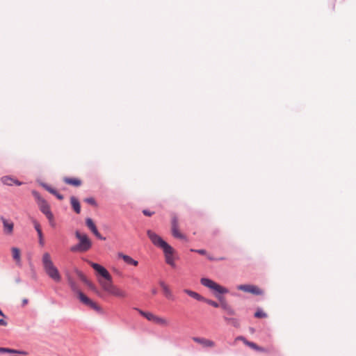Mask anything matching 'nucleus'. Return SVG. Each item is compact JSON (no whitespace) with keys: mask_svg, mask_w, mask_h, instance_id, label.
<instances>
[{"mask_svg":"<svg viewBox=\"0 0 356 356\" xmlns=\"http://www.w3.org/2000/svg\"><path fill=\"white\" fill-rule=\"evenodd\" d=\"M207 257H208V259H209V260H211V261H213V260H215V261H220V260H224V259H225V258H224V257H220V258H219V259H216V258H214V257H211L210 255H208Z\"/></svg>","mask_w":356,"mask_h":356,"instance_id":"obj_34","label":"nucleus"},{"mask_svg":"<svg viewBox=\"0 0 356 356\" xmlns=\"http://www.w3.org/2000/svg\"><path fill=\"white\" fill-rule=\"evenodd\" d=\"M231 321L232 323V324L234 325V326H238V323L237 322V321L236 319H231Z\"/></svg>","mask_w":356,"mask_h":356,"instance_id":"obj_39","label":"nucleus"},{"mask_svg":"<svg viewBox=\"0 0 356 356\" xmlns=\"http://www.w3.org/2000/svg\"><path fill=\"white\" fill-rule=\"evenodd\" d=\"M154 323L162 327H168L170 325V321L165 317L156 316Z\"/></svg>","mask_w":356,"mask_h":356,"instance_id":"obj_19","label":"nucleus"},{"mask_svg":"<svg viewBox=\"0 0 356 356\" xmlns=\"http://www.w3.org/2000/svg\"><path fill=\"white\" fill-rule=\"evenodd\" d=\"M200 283L204 286L209 288L219 293L223 294L228 293V290L226 288L220 286L210 279L203 277L200 280Z\"/></svg>","mask_w":356,"mask_h":356,"instance_id":"obj_6","label":"nucleus"},{"mask_svg":"<svg viewBox=\"0 0 356 356\" xmlns=\"http://www.w3.org/2000/svg\"><path fill=\"white\" fill-rule=\"evenodd\" d=\"M202 301L207 302L209 305H211V306H213L214 307H218L220 306L219 304L217 303L216 302H215L213 300H211L206 299L204 298V300Z\"/></svg>","mask_w":356,"mask_h":356,"instance_id":"obj_25","label":"nucleus"},{"mask_svg":"<svg viewBox=\"0 0 356 356\" xmlns=\"http://www.w3.org/2000/svg\"><path fill=\"white\" fill-rule=\"evenodd\" d=\"M22 302H23V305H26L28 303V300L27 299H24L22 300Z\"/></svg>","mask_w":356,"mask_h":356,"instance_id":"obj_40","label":"nucleus"},{"mask_svg":"<svg viewBox=\"0 0 356 356\" xmlns=\"http://www.w3.org/2000/svg\"><path fill=\"white\" fill-rule=\"evenodd\" d=\"M147 234L149 238L152 243L156 247L162 249L165 256V262L172 266V268L176 267L175 257L174 248L170 246L168 243L162 239V238L152 230H147Z\"/></svg>","mask_w":356,"mask_h":356,"instance_id":"obj_2","label":"nucleus"},{"mask_svg":"<svg viewBox=\"0 0 356 356\" xmlns=\"http://www.w3.org/2000/svg\"><path fill=\"white\" fill-rule=\"evenodd\" d=\"M39 240L42 241L43 235L42 231L38 232Z\"/></svg>","mask_w":356,"mask_h":356,"instance_id":"obj_38","label":"nucleus"},{"mask_svg":"<svg viewBox=\"0 0 356 356\" xmlns=\"http://www.w3.org/2000/svg\"><path fill=\"white\" fill-rule=\"evenodd\" d=\"M143 213L145 216H151L154 213V212H151L148 210H143Z\"/></svg>","mask_w":356,"mask_h":356,"instance_id":"obj_33","label":"nucleus"},{"mask_svg":"<svg viewBox=\"0 0 356 356\" xmlns=\"http://www.w3.org/2000/svg\"><path fill=\"white\" fill-rule=\"evenodd\" d=\"M85 202L91 204V205H96V202L93 197H88L85 199Z\"/></svg>","mask_w":356,"mask_h":356,"instance_id":"obj_29","label":"nucleus"},{"mask_svg":"<svg viewBox=\"0 0 356 356\" xmlns=\"http://www.w3.org/2000/svg\"><path fill=\"white\" fill-rule=\"evenodd\" d=\"M78 275L81 280L85 284H86L88 282V279L86 277L85 275H83L82 273L79 272L78 273Z\"/></svg>","mask_w":356,"mask_h":356,"instance_id":"obj_26","label":"nucleus"},{"mask_svg":"<svg viewBox=\"0 0 356 356\" xmlns=\"http://www.w3.org/2000/svg\"><path fill=\"white\" fill-rule=\"evenodd\" d=\"M12 256L13 259L16 261L17 265L21 264V252L17 248L13 247L11 248Z\"/></svg>","mask_w":356,"mask_h":356,"instance_id":"obj_16","label":"nucleus"},{"mask_svg":"<svg viewBox=\"0 0 356 356\" xmlns=\"http://www.w3.org/2000/svg\"><path fill=\"white\" fill-rule=\"evenodd\" d=\"M1 181L4 184L8 185V186H12L13 184L20 186L22 184V183L20 181H19L18 180L14 179L13 178L8 177V176H5V177H2Z\"/></svg>","mask_w":356,"mask_h":356,"instance_id":"obj_18","label":"nucleus"},{"mask_svg":"<svg viewBox=\"0 0 356 356\" xmlns=\"http://www.w3.org/2000/svg\"><path fill=\"white\" fill-rule=\"evenodd\" d=\"M193 341L200 344L204 348H213L216 343L212 340L202 337H193Z\"/></svg>","mask_w":356,"mask_h":356,"instance_id":"obj_10","label":"nucleus"},{"mask_svg":"<svg viewBox=\"0 0 356 356\" xmlns=\"http://www.w3.org/2000/svg\"><path fill=\"white\" fill-rule=\"evenodd\" d=\"M54 195L60 200H62L64 198L63 195L58 192H56V194H54Z\"/></svg>","mask_w":356,"mask_h":356,"instance_id":"obj_36","label":"nucleus"},{"mask_svg":"<svg viewBox=\"0 0 356 356\" xmlns=\"http://www.w3.org/2000/svg\"><path fill=\"white\" fill-rule=\"evenodd\" d=\"M0 316H1L3 317H5V315H4V314L3 313V312L1 311V309H0Z\"/></svg>","mask_w":356,"mask_h":356,"instance_id":"obj_42","label":"nucleus"},{"mask_svg":"<svg viewBox=\"0 0 356 356\" xmlns=\"http://www.w3.org/2000/svg\"><path fill=\"white\" fill-rule=\"evenodd\" d=\"M45 188V189L49 191L50 193L54 195L56 194V193L57 192L55 189H54L53 188L49 186H44Z\"/></svg>","mask_w":356,"mask_h":356,"instance_id":"obj_30","label":"nucleus"},{"mask_svg":"<svg viewBox=\"0 0 356 356\" xmlns=\"http://www.w3.org/2000/svg\"><path fill=\"white\" fill-rule=\"evenodd\" d=\"M237 289L238 290H241V291H243L245 292H248V293H250L252 294H255V295L262 294V291L259 287H257V286H254V285L241 284V285H238L237 286Z\"/></svg>","mask_w":356,"mask_h":356,"instance_id":"obj_8","label":"nucleus"},{"mask_svg":"<svg viewBox=\"0 0 356 356\" xmlns=\"http://www.w3.org/2000/svg\"><path fill=\"white\" fill-rule=\"evenodd\" d=\"M33 222L34 227H35V229L37 231V232H40V231H42L40 225L38 223V222H37L36 220H33Z\"/></svg>","mask_w":356,"mask_h":356,"instance_id":"obj_31","label":"nucleus"},{"mask_svg":"<svg viewBox=\"0 0 356 356\" xmlns=\"http://www.w3.org/2000/svg\"><path fill=\"white\" fill-rule=\"evenodd\" d=\"M118 257L122 259L126 264L129 265H132L134 266H137L138 265V261L134 259L129 255L124 254L122 252H119L118 254Z\"/></svg>","mask_w":356,"mask_h":356,"instance_id":"obj_13","label":"nucleus"},{"mask_svg":"<svg viewBox=\"0 0 356 356\" xmlns=\"http://www.w3.org/2000/svg\"><path fill=\"white\" fill-rule=\"evenodd\" d=\"M42 266L45 273L54 281L59 282L61 280L58 268L54 264L49 252H44L42 258Z\"/></svg>","mask_w":356,"mask_h":356,"instance_id":"obj_3","label":"nucleus"},{"mask_svg":"<svg viewBox=\"0 0 356 356\" xmlns=\"http://www.w3.org/2000/svg\"><path fill=\"white\" fill-rule=\"evenodd\" d=\"M220 306L222 309L227 310L230 314H232V312H231V309L228 307V305L225 302L224 300H222Z\"/></svg>","mask_w":356,"mask_h":356,"instance_id":"obj_28","label":"nucleus"},{"mask_svg":"<svg viewBox=\"0 0 356 356\" xmlns=\"http://www.w3.org/2000/svg\"><path fill=\"white\" fill-rule=\"evenodd\" d=\"M86 224L87 227L91 230V232L94 234V235L101 240H105V238L103 237L99 231L97 230L96 225H95L92 220L90 218H86Z\"/></svg>","mask_w":356,"mask_h":356,"instance_id":"obj_11","label":"nucleus"},{"mask_svg":"<svg viewBox=\"0 0 356 356\" xmlns=\"http://www.w3.org/2000/svg\"><path fill=\"white\" fill-rule=\"evenodd\" d=\"M32 194L37 202V204L39 207L40 211L46 216L47 218L49 220L50 225L51 227H54L56 226V222L54 220V215H53L52 212L51 211L49 204L47 203V202L44 198H42L40 196V195L39 194L38 192L33 191L32 192Z\"/></svg>","mask_w":356,"mask_h":356,"instance_id":"obj_5","label":"nucleus"},{"mask_svg":"<svg viewBox=\"0 0 356 356\" xmlns=\"http://www.w3.org/2000/svg\"><path fill=\"white\" fill-rule=\"evenodd\" d=\"M88 263L100 276H102V278L98 279V282L104 291L108 295L119 298H125L127 297V293L125 291L113 284L111 275L104 267L90 261H88Z\"/></svg>","mask_w":356,"mask_h":356,"instance_id":"obj_1","label":"nucleus"},{"mask_svg":"<svg viewBox=\"0 0 356 356\" xmlns=\"http://www.w3.org/2000/svg\"><path fill=\"white\" fill-rule=\"evenodd\" d=\"M0 219L3 222L4 233L8 235H11L13 232V228H14L13 222L6 220L3 217H1Z\"/></svg>","mask_w":356,"mask_h":356,"instance_id":"obj_12","label":"nucleus"},{"mask_svg":"<svg viewBox=\"0 0 356 356\" xmlns=\"http://www.w3.org/2000/svg\"><path fill=\"white\" fill-rule=\"evenodd\" d=\"M0 353H18V354H24V352H20L17 350L10 349L6 348H0Z\"/></svg>","mask_w":356,"mask_h":356,"instance_id":"obj_23","label":"nucleus"},{"mask_svg":"<svg viewBox=\"0 0 356 356\" xmlns=\"http://www.w3.org/2000/svg\"><path fill=\"white\" fill-rule=\"evenodd\" d=\"M245 345L257 351L266 352V350L264 348L257 346L254 342L248 341L247 342H245Z\"/></svg>","mask_w":356,"mask_h":356,"instance_id":"obj_22","label":"nucleus"},{"mask_svg":"<svg viewBox=\"0 0 356 356\" xmlns=\"http://www.w3.org/2000/svg\"><path fill=\"white\" fill-rule=\"evenodd\" d=\"M191 251H193V252H197L200 254H202V255H206L207 254V251L205 250H191Z\"/></svg>","mask_w":356,"mask_h":356,"instance_id":"obj_32","label":"nucleus"},{"mask_svg":"<svg viewBox=\"0 0 356 356\" xmlns=\"http://www.w3.org/2000/svg\"><path fill=\"white\" fill-rule=\"evenodd\" d=\"M72 287L74 291H76V293L78 294V298L82 303H83L84 305L90 307V308H92L95 310H99V307L95 302H93L92 300H90L89 298H88L81 291L76 290L74 285H72Z\"/></svg>","mask_w":356,"mask_h":356,"instance_id":"obj_7","label":"nucleus"},{"mask_svg":"<svg viewBox=\"0 0 356 356\" xmlns=\"http://www.w3.org/2000/svg\"><path fill=\"white\" fill-rule=\"evenodd\" d=\"M172 234L174 237L184 238V236L179 230L178 218L176 216L172 217Z\"/></svg>","mask_w":356,"mask_h":356,"instance_id":"obj_9","label":"nucleus"},{"mask_svg":"<svg viewBox=\"0 0 356 356\" xmlns=\"http://www.w3.org/2000/svg\"><path fill=\"white\" fill-rule=\"evenodd\" d=\"M91 290L94 291L95 292L97 293V290L96 286L92 284L90 280L86 284Z\"/></svg>","mask_w":356,"mask_h":356,"instance_id":"obj_27","label":"nucleus"},{"mask_svg":"<svg viewBox=\"0 0 356 356\" xmlns=\"http://www.w3.org/2000/svg\"><path fill=\"white\" fill-rule=\"evenodd\" d=\"M39 241H40V245H44V241H43V240H42V241L39 240Z\"/></svg>","mask_w":356,"mask_h":356,"instance_id":"obj_43","label":"nucleus"},{"mask_svg":"<svg viewBox=\"0 0 356 356\" xmlns=\"http://www.w3.org/2000/svg\"><path fill=\"white\" fill-rule=\"evenodd\" d=\"M75 236L78 239L79 243L70 248L72 252H86L92 248V241L89 237L79 231L75 232Z\"/></svg>","mask_w":356,"mask_h":356,"instance_id":"obj_4","label":"nucleus"},{"mask_svg":"<svg viewBox=\"0 0 356 356\" xmlns=\"http://www.w3.org/2000/svg\"><path fill=\"white\" fill-rule=\"evenodd\" d=\"M63 181L67 184L76 187L80 186L81 185V181L79 179L74 177H64Z\"/></svg>","mask_w":356,"mask_h":356,"instance_id":"obj_15","label":"nucleus"},{"mask_svg":"<svg viewBox=\"0 0 356 356\" xmlns=\"http://www.w3.org/2000/svg\"><path fill=\"white\" fill-rule=\"evenodd\" d=\"M184 292L186 293L189 296H191V298L195 299V300H200V301H202L204 300V297H202L199 293H196L195 291H193L191 290L184 289Z\"/></svg>","mask_w":356,"mask_h":356,"instance_id":"obj_21","label":"nucleus"},{"mask_svg":"<svg viewBox=\"0 0 356 356\" xmlns=\"http://www.w3.org/2000/svg\"><path fill=\"white\" fill-rule=\"evenodd\" d=\"M70 203H71V205H72L74 211L76 213H80V212H81V205H80V203H79V200L75 197L72 196L70 198Z\"/></svg>","mask_w":356,"mask_h":356,"instance_id":"obj_20","label":"nucleus"},{"mask_svg":"<svg viewBox=\"0 0 356 356\" xmlns=\"http://www.w3.org/2000/svg\"><path fill=\"white\" fill-rule=\"evenodd\" d=\"M236 340H240V341H242L245 344V342L248 341V340H246L245 338H244L242 336H240V337H238L236 338Z\"/></svg>","mask_w":356,"mask_h":356,"instance_id":"obj_35","label":"nucleus"},{"mask_svg":"<svg viewBox=\"0 0 356 356\" xmlns=\"http://www.w3.org/2000/svg\"><path fill=\"white\" fill-rule=\"evenodd\" d=\"M152 293H153L154 295H155V294H156L157 291H156V289H152Z\"/></svg>","mask_w":356,"mask_h":356,"instance_id":"obj_41","label":"nucleus"},{"mask_svg":"<svg viewBox=\"0 0 356 356\" xmlns=\"http://www.w3.org/2000/svg\"><path fill=\"white\" fill-rule=\"evenodd\" d=\"M254 316L256 318H266L267 316V314L264 312H263L262 310L258 309L255 312Z\"/></svg>","mask_w":356,"mask_h":356,"instance_id":"obj_24","label":"nucleus"},{"mask_svg":"<svg viewBox=\"0 0 356 356\" xmlns=\"http://www.w3.org/2000/svg\"><path fill=\"white\" fill-rule=\"evenodd\" d=\"M7 322L4 321L3 319H0V325L6 326Z\"/></svg>","mask_w":356,"mask_h":356,"instance_id":"obj_37","label":"nucleus"},{"mask_svg":"<svg viewBox=\"0 0 356 356\" xmlns=\"http://www.w3.org/2000/svg\"><path fill=\"white\" fill-rule=\"evenodd\" d=\"M136 310L138 312V313L143 316V317H145L147 320H148L149 321H151L152 323L154 322L155 321V318L156 316V315L154 314L152 312H145V311H143L141 309H136Z\"/></svg>","mask_w":356,"mask_h":356,"instance_id":"obj_17","label":"nucleus"},{"mask_svg":"<svg viewBox=\"0 0 356 356\" xmlns=\"http://www.w3.org/2000/svg\"><path fill=\"white\" fill-rule=\"evenodd\" d=\"M159 284L163 290L164 296L170 300L174 299V296L172 294V292L168 285H167L164 282L161 281L159 282Z\"/></svg>","mask_w":356,"mask_h":356,"instance_id":"obj_14","label":"nucleus"}]
</instances>
